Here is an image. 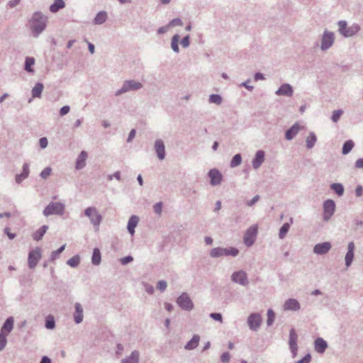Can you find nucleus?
Listing matches in <instances>:
<instances>
[{"instance_id":"obj_50","label":"nucleus","mask_w":363,"mask_h":363,"mask_svg":"<svg viewBox=\"0 0 363 363\" xmlns=\"http://www.w3.org/2000/svg\"><path fill=\"white\" fill-rule=\"evenodd\" d=\"M167 287V283L166 281L164 280H160L157 284V289H158L159 291L163 292L166 290Z\"/></svg>"},{"instance_id":"obj_1","label":"nucleus","mask_w":363,"mask_h":363,"mask_svg":"<svg viewBox=\"0 0 363 363\" xmlns=\"http://www.w3.org/2000/svg\"><path fill=\"white\" fill-rule=\"evenodd\" d=\"M47 17L41 12H35L31 21V29L35 37H38L46 27Z\"/></svg>"},{"instance_id":"obj_54","label":"nucleus","mask_w":363,"mask_h":363,"mask_svg":"<svg viewBox=\"0 0 363 363\" xmlns=\"http://www.w3.org/2000/svg\"><path fill=\"white\" fill-rule=\"evenodd\" d=\"M133 257L130 255L124 257L123 258L120 259V262L122 265H126L129 264L130 262H133Z\"/></svg>"},{"instance_id":"obj_45","label":"nucleus","mask_w":363,"mask_h":363,"mask_svg":"<svg viewBox=\"0 0 363 363\" xmlns=\"http://www.w3.org/2000/svg\"><path fill=\"white\" fill-rule=\"evenodd\" d=\"M66 245H63L58 250L52 251L50 255V261L53 262L59 258L60 255L65 250Z\"/></svg>"},{"instance_id":"obj_48","label":"nucleus","mask_w":363,"mask_h":363,"mask_svg":"<svg viewBox=\"0 0 363 363\" xmlns=\"http://www.w3.org/2000/svg\"><path fill=\"white\" fill-rule=\"evenodd\" d=\"M275 314L274 311L272 309H269L267 311V325L270 326L272 325V323L274 321Z\"/></svg>"},{"instance_id":"obj_14","label":"nucleus","mask_w":363,"mask_h":363,"mask_svg":"<svg viewBox=\"0 0 363 363\" xmlns=\"http://www.w3.org/2000/svg\"><path fill=\"white\" fill-rule=\"evenodd\" d=\"M297 340L298 335L296 330L294 328H291L289 331V345L293 358L296 357L298 352Z\"/></svg>"},{"instance_id":"obj_32","label":"nucleus","mask_w":363,"mask_h":363,"mask_svg":"<svg viewBox=\"0 0 363 363\" xmlns=\"http://www.w3.org/2000/svg\"><path fill=\"white\" fill-rule=\"evenodd\" d=\"M65 7L64 0H55L53 4L50 6V11L52 13H57L60 9Z\"/></svg>"},{"instance_id":"obj_26","label":"nucleus","mask_w":363,"mask_h":363,"mask_svg":"<svg viewBox=\"0 0 363 363\" xmlns=\"http://www.w3.org/2000/svg\"><path fill=\"white\" fill-rule=\"evenodd\" d=\"M88 155L86 151H82L80 154L78 155L76 160L75 168L77 169H82L86 166V160L87 159Z\"/></svg>"},{"instance_id":"obj_25","label":"nucleus","mask_w":363,"mask_h":363,"mask_svg":"<svg viewBox=\"0 0 363 363\" xmlns=\"http://www.w3.org/2000/svg\"><path fill=\"white\" fill-rule=\"evenodd\" d=\"M301 128L298 123H294L290 128L285 133V138L287 140H291L298 133Z\"/></svg>"},{"instance_id":"obj_28","label":"nucleus","mask_w":363,"mask_h":363,"mask_svg":"<svg viewBox=\"0 0 363 363\" xmlns=\"http://www.w3.org/2000/svg\"><path fill=\"white\" fill-rule=\"evenodd\" d=\"M108 18V13L105 11H99L93 20L94 25H101L104 23Z\"/></svg>"},{"instance_id":"obj_40","label":"nucleus","mask_w":363,"mask_h":363,"mask_svg":"<svg viewBox=\"0 0 363 363\" xmlns=\"http://www.w3.org/2000/svg\"><path fill=\"white\" fill-rule=\"evenodd\" d=\"M330 189L333 190L339 196L344 194V186L340 183H333L330 185Z\"/></svg>"},{"instance_id":"obj_47","label":"nucleus","mask_w":363,"mask_h":363,"mask_svg":"<svg viewBox=\"0 0 363 363\" xmlns=\"http://www.w3.org/2000/svg\"><path fill=\"white\" fill-rule=\"evenodd\" d=\"M342 114H343V111L342 109H338V110L334 111L333 112V115L331 116L332 121L335 123L337 122Z\"/></svg>"},{"instance_id":"obj_61","label":"nucleus","mask_w":363,"mask_h":363,"mask_svg":"<svg viewBox=\"0 0 363 363\" xmlns=\"http://www.w3.org/2000/svg\"><path fill=\"white\" fill-rule=\"evenodd\" d=\"M259 200V196L256 195L254 196L250 201H248L247 202V205L248 206H252L256 202H257Z\"/></svg>"},{"instance_id":"obj_41","label":"nucleus","mask_w":363,"mask_h":363,"mask_svg":"<svg viewBox=\"0 0 363 363\" xmlns=\"http://www.w3.org/2000/svg\"><path fill=\"white\" fill-rule=\"evenodd\" d=\"M354 144V142L351 140H347L345 142L342 146V152L343 155H347L353 148Z\"/></svg>"},{"instance_id":"obj_7","label":"nucleus","mask_w":363,"mask_h":363,"mask_svg":"<svg viewBox=\"0 0 363 363\" xmlns=\"http://www.w3.org/2000/svg\"><path fill=\"white\" fill-rule=\"evenodd\" d=\"M335 43V34L328 30H324L320 39V50L326 51L330 49Z\"/></svg>"},{"instance_id":"obj_52","label":"nucleus","mask_w":363,"mask_h":363,"mask_svg":"<svg viewBox=\"0 0 363 363\" xmlns=\"http://www.w3.org/2000/svg\"><path fill=\"white\" fill-rule=\"evenodd\" d=\"M169 27H174L176 26H183V21L179 18H176L172 19L169 23H168Z\"/></svg>"},{"instance_id":"obj_42","label":"nucleus","mask_w":363,"mask_h":363,"mask_svg":"<svg viewBox=\"0 0 363 363\" xmlns=\"http://www.w3.org/2000/svg\"><path fill=\"white\" fill-rule=\"evenodd\" d=\"M45 328L48 330H53L55 328L54 316L49 315L45 318Z\"/></svg>"},{"instance_id":"obj_60","label":"nucleus","mask_w":363,"mask_h":363,"mask_svg":"<svg viewBox=\"0 0 363 363\" xmlns=\"http://www.w3.org/2000/svg\"><path fill=\"white\" fill-rule=\"evenodd\" d=\"M70 108L69 106H64L60 110V115L63 116L69 112Z\"/></svg>"},{"instance_id":"obj_62","label":"nucleus","mask_w":363,"mask_h":363,"mask_svg":"<svg viewBox=\"0 0 363 363\" xmlns=\"http://www.w3.org/2000/svg\"><path fill=\"white\" fill-rule=\"evenodd\" d=\"M4 233L7 235L10 240H13L16 238V235L10 232V228L6 227L4 229Z\"/></svg>"},{"instance_id":"obj_59","label":"nucleus","mask_w":363,"mask_h":363,"mask_svg":"<svg viewBox=\"0 0 363 363\" xmlns=\"http://www.w3.org/2000/svg\"><path fill=\"white\" fill-rule=\"evenodd\" d=\"M251 82V79H248L247 80H246L245 82H242L240 86H244L245 88H246L247 90L249 91H252L254 87L251 85L249 84V83Z\"/></svg>"},{"instance_id":"obj_3","label":"nucleus","mask_w":363,"mask_h":363,"mask_svg":"<svg viewBox=\"0 0 363 363\" xmlns=\"http://www.w3.org/2000/svg\"><path fill=\"white\" fill-rule=\"evenodd\" d=\"M338 31L345 38H350L356 35L360 30V26L354 23L351 26L347 27V23L345 21H340L337 23Z\"/></svg>"},{"instance_id":"obj_18","label":"nucleus","mask_w":363,"mask_h":363,"mask_svg":"<svg viewBox=\"0 0 363 363\" xmlns=\"http://www.w3.org/2000/svg\"><path fill=\"white\" fill-rule=\"evenodd\" d=\"M155 150L157 157L162 160L165 157V146L162 139H157L155 142Z\"/></svg>"},{"instance_id":"obj_11","label":"nucleus","mask_w":363,"mask_h":363,"mask_svg":"<svg viewBox=\"0 0 363 363\" xmlns=\"http://www.w3.org/2000/svg\"><path fill=\"white\" fill-rule=\"evenodd\" d=\"M262 317L258 313H251L247 320V323L250 330L257 331L262 323Z\"/></svg>"},{"instance_id":"obj_39","label":"nucleus","mask_w":363,"mask_h":363,"mask_svg":"<svg viewBox=\"0 0 363 363\" xmlns=\"http://www.w3.org/2000/svg\"><path fill=\"white\" fill-rule=\"evenodd\" d=\"M35 64V59L31 57H26L25 60V69L30 73L34 72L32 66Z\"/></svg>"},{"instance_id":"obj_17","label":"nucleus","mask_w":363,"mask_h":363,"mask_svg":"<svg viewBox=\"0 0 363 363\" xmlns=\"http://www.w3.org/2000/svg\"><path fill=\"white\" fill-rule=\"evenodd\" d=\"M73 318L75 323L77 324H79L83 321L84 309L80 303H74V312L73 313Z\"/></svg>"},{"instance_id":"obj_46","label":"nucleus","mask_w":363,"mask_h":363,"mask_svg":"<svg viewBox=\"0 0 363 363\" xmlns=\"http://www.w3.org/2000/svg\"><path fill=\"white\" fill-rule=\"evenodd\" d=\"M80 263V257L74 255L67 261V264L72 267H77Z\"/></svg>"},{"instance_id":"obj_37","label":"nucleus","mask_w":363,"mask_h":363,"mask_svg":"<svg viewBox=\"0 0 363 363\" xmlns=\"http://www.w3.org/2000/svg\"><path fill=\"white\" fill-rule=\"evenodd\" d=\"M317 141V138L315 134L313 132H311L309 135L306 138V147L308 149H311L314 147L315 143Z\"/></svg>"},{"instance_id":"obj_56","label":"nucleus","mask_w":363,"mask_h":363,"mask_svg":"<svg viewBox=\"0 0 363 363\" xmlns=\"http://www.w3.org/2000/svg\"><path fill=\"white\" fill-rule=\"evenodd\" d=\"M230 359V354L229 352H223L220 356V360L223 363H228Z\"/></svg>"},{"instance_id":"obj_30","label":"nucleus","mask_w":363,"mask_h":363,"mask_svg":"<svg viewBox=\"0 0 363 363\" xmlns=\"http://www.w3.org/2000/svg\"><path fill=\"white\" fill-rule=\"evenodd\" d=\"M29 167L27 163H25L23 166V172L21 174H16L15 177L16 182L20 184L23 180L26 179L29 175Z\"/></svg>"},{"instance_id":"obj_10","label":"nucleus","mask_w":363,"mask_h":363,"mask_svg":"<svg viewBox=\"0 0 363 363\" xmlns=\"http://www.w3.org/2000/svg\"><path fill=\"white\" fill-rule=\"evenodd\" d=\"M231 281L241 286H247L249 284L247 274L243 270L234 272L231 275Z\"/></svg>"},{"instance_id":"obj_24","label":"nucleus","mask_w":363,"mask_h":363,"mask_svg":"<svg viewBox=\"0 0 363 363\" xmlns=\"http://www.w3.org/2000/svg\"><path fill=\"white\" fill-rule=\"evenodd\" d=\"M14 324V319L13 317H9L5 322L4 323L1 332L3 333L4 335H8L13 330Z\"/></svg>"},{"instance_id":"obj_64","label":"nucleus","mask_w":363,"mask_h":363,"mask_svg":"<svg viewBox=\"0 0 363 363\" xmlns=\"http://www.w3.org/2000/svg\"><path fill=\"white\" fill-rule=\"evenodd\" d=\"M135 133H136V131L135 129H132L130 131L128 139H127L128 143H130L133 140V138L135 137Z\"/></svg>"},{"instance_id":"obj_33","label":"nucleus","mask_w":363,"mask_h":363,"mask_svg":"<svg viewBox=\"0 0 363 363\" xmlns=\"http://www.w3.org/2000/svg\"><path fill=\"white\" fill-rule=\"evenodd\" d=\"M44 86L42 83L38 82L32 89V96L33 98H40L41 96Z\"/></svg>"},{"instance_id":"obj_51","label":"nucleus","mask_w":363,"mask_h":363,"mask_svg":"<svg viewBox=\"0 0 363 363\" xmlns=\"http://www.w3.org/2000/svg\"><path fill=\"white\" fill-rule=\"evenodd\" d=\"M7 343L6 335H4L3 333H0V351H2Z\"/></svg>"},{"instance_id":"obj_27","label":"nucleus","mask_w":363,"mask_h":363,"mask_svg":"<svg viewBox=\"0 0 363 363\" xmlns=\"http://www.w3.org/2000/svg\"><path fill=\"white\" fill-rule=\"evenodd\" d=\"M139 221V218L137 216H131L128 220L127 229L130 235L135 233V228H136Z\"/></svg>"},{"instance_id":"obj_6","label":"nucleus","mask_w":363,"mask_h":363,"mask_svg":"<svg viewBox=\"0 0 363 363\" xmlns=\"http://www.w3.org/2000/svg\"><path fill=\"white\" fill-rule=\"evenodd\" d=\"M85 216L89 218L90 223L93 225L94 228L97 230L102 221V216L98 212L95 207L90 206L84 210Z\"/></svg>"},{"instance_id":"obj_38","label":"nucleus","mask_w":363,"mask_h":363,"mask_svg":"<svg viewBox=\"0 0 363 363\" xmlns=\"http://www.w3.org/2000/svg\"><path fill=\"white\" fill-rule=\"evenodd\" d=\"M179 39H180V36L178 34H175L172 38L171 48L173 50V51L174 52H176V53H179Z\"/></svg>"},{"instance_id":"obj_36","label":"nucleus","mask_w":363,"mask_h":363,"mask_svg":"<svg viewBox=\"0 0 363 363\" xmlns=\"http://www.w3.org/2000/svg\"><path fill=\"white\" fill-rule=\"evenodd\" d=\"M101 256L99 248H94L91 257V262L94 265H99L101 263Z\"/></svg>"},{"instance_id":"obj_63","label":"nucleus","mask_w":363,"mask_h":363,"mask_svg":"<svg viewBox=\"0 0 363 363\" xmlns=\"http://www.w3.org/2000/svg\"><path fill=\"white\" fill-rule=\"evenodd\" d=\"M48 140L46 138H41L39 140V144L41 148L44 149L48 146Z\"/></svg>"},{"instance_id":"obj_9","label":"nucleus","mask_w":363,"mask_h":363,"mask_svg":"<svg viewBox=\"0 0 363 363\" xmlns=\"http://www.w3.org/2000/svg\"><path fill=\"white\" fill-rule=\"evenodd\" d=\"M41 259V249L40 247H35L30 250L28 253V264L29 268H35L39 260Z\"/></svg>"},{"instance_id":"obj_49","label":"nucleus","mask_w":363,"mask_h":363,"mask_svg":"<svg viewBox=\"0 0 363 363\" xmlns=\"http://www.w3.org/2000/svg\"><path fill=\"white\" fill-rule=\"evenodd\" d=\"M162 206H163L162 202L160 201V202L156 203L153 206L154 212L156 214H157L158 216H161L162 211Z\"/></svg>"},{"instance_id":"obj_29","label":"nucleus","mask_w":363,"mask_h":363,"mask_svg":"<svg viewBox=\"0 0 363 363\" xmlns=\"http://www.w3.org/2000/svg\"><path fill=\"white\" fill-rule=\"evenodd\" d=\"M140 352L138 350H134L131 352L130 355L121 360V363H139Z\"/></svg>"},{"instance_id":"obj_44","label":"nucleus","mask_w":363,"mask_h":363,"mask_svg":"<svg viewBox=\"0 0 363 363\" xmlns=\"http://www.w3.org/2000/svg\"><path fill=\"white\" fill-rule=\"evenodd\" d=\"M223 101L222 97L219 94H211L208 99V102L211 104H215L216 105L221 104Z\"/></svg>"},{"instance_id":"obj_35","label":"nucleus","mask_w":363,"mask_h":363,"mask_svg":"<svg viewBox=\"0 0 363 363\" xmlns=\"http://www.w3.org/2000/svg\"><path fill=\"white\" fill-rule=\"evenodd\" d=\"M290 223H285L280 228L279 233V238L280 239H284L287 233L289 232V230L290 228V224L293 223V218H290Z\"/></svg>"},{"instance_id":"obj_34","label":"nucleus","mask_w":363,"mask_h":363,"mask_svg":"<svg viewBox=\"0 0 363 363\" xmlns=\"http://www.w3.org/2000/svg\"><path fill=\"white\" fill-rule=\"evenodd\" d=\"M48 229V225H43L40 227L37 231H35L33 235V238L35 240H40L44 236L45 233H46L47 230Z\"/></svg>"},{"instance_id":"obj_55","label":"nucleus","mask_w":363,"mask_h":363,"mask_svg":"<svg viewBox=\"0 0 363 363\" xmlns=\"http://www.w3.org/2000/svg\"><path fill=\"white\" fill-rule=\"evenodd\" d=\"M190 37L189 35H186L185 37H184L182 40H181V45L183 48H188L190 45Z\"/></svg>"},{"instance_id":"obj_2","label":"nucleus","mask_w":363,"mask_h":363,"mask_svg":"<svg viewBox=\"0 0 363 363\" xmlns=\"http://www.w3.org/2000/svg\"><path fill=\"white\" fill-rule=\"evenodd\" d=\"M239 254V250L234 247L223 248L220 247H214L210 251V256L212 258L221 257H236Z\"/></svg>"},{"instance_id":"obj_15","label":"nucleus","mask_w":363,"mask_h":363,"mask_svg":"<svg viewBox=\"0 0 363 363\" xmlns=\"http://www.w3.org/2000/svg\"><path fill=\"white\" fill-rule=\"evenodd\" d=\"M208 175L210 178V184L212 186H217L221 184L223 180V175L218 169H211L208 172Z\"/></svg>"},{"instance_id":"obj_22","label":"nucleus","mask_w":363,"mask_h":363,"mask_svg":"<svg viewBox=\"0 0 363 363\" xmlns=\"http://www.w3.org/2000/svg\"><path fill=\"white\" fill-rule=\"evenodd\" d=\"M264 156L265 153L263 150H258L256 152L255 157L252 162V167L255 169H257L260 167L264 161Z\"/></svg>"},{"instance_id":"obj_57","label":"nucleus","mask_w":363,"mask_h":363,"mask_svg":"<svg viewBox=\"0 0 363 363\" xmlns=\"http://www.w3.org/2000/svg\"><path fill=\"white\" fill-rule=\"evenodd\" d=\"M210 317L216 321L223 322V316L220 313H211Z\"/></svg>"},{"instance_id":"obj_16","label":"nucleus","mask_w":363,"mask_h":363,"mask_svg":"<svg viewBox=\"0 0 363 363\" xmlns=\"http://www.w3.org/2000/svg\"><path fill=\"white\" fill-rule=\"evenodd\" d=\"M332 245L330 242H324L316 244L313 247V253L318 255H324L327 254L331 249Z\"/></svg>"},{"instance_id":"obj_19","label":"nucleus","mask_w":363,"mask_h":363,"mask_svg":"<svg viewBox=\"0 0 363 363\" xmlns=\"http://www.w3.org/2000/svg\"><path fill=\"white\" fill-rule=\"evenodd\" d=\"M354 243L353 242H350L347 245V252L345 257V265L347 267H349L352 263L354 255Z\"/></svg>"},{"instance_id":"obj_21","label":"nucleus","mask_w":363,"mask_h":363,"mask_svg":"<svg viewBox=\"0 0 363 363\" xmlns=\"http://www.w3.org/2000/svg\"><path fill=\"white\" fill-rule=\"evenodd\" d=\"M293 87L289 84H283L275 92L278 96H291L293 95Z\"/></svg>"},{"instance_id":"obj_12","label":"nucleus","mask_w":363,"mask_h":363,"mask_svg":"<svg viewBox=\"0 0 363 363\" xmlns=\"http://www.w3.org/2000/svg\"><path fill=\"white\" fill-rule=\"evenodd\" d=\"M257 227L256 225L250 226L245 232L244 235V243L247 247L252 246L257 237Z\"/></svg>"},{"instance_id":"obj_31","label":"nucleus","mask_w":363,"mask_h":363,"mask_svg":"<svg viewBox=\"0 0 363 363\" xmlns=\"http://www.w3.org/2000/svg\"><path fill=\"white\" fill-rule=\"evenodd\" d=\"M199 335H194L192 338L184 346V349L186 350H191L196 348L199 345Z\"/></svg>"},{"instance_id":"obj_23","label":"nucleus","mask_w":363,"mask_h":363,"mask_svg":"<svg viewBox=\"0 0 363 363\" xmlns=\"http://www.w3.org/2000/svg\"><path fill=\"white\" fill-rule=\"evenodd\" d=\"M328 346L327 342L322 337H318L314 341L315 350L319 354L324 353Z\"/></svg>"},{"instance_id":"obj_20","label":"nucleus","mask_w":363,"mask_h":363,"mask_svg":"<svg viewBox=\"0 0 363 363\" xmlns=\"http://www.w3.org/2000/svg\"><path fill=\"white\" fill-rule=\"evenodd\" d=\"M283 308L284 311H297L301 308V305L296 299L289 298L285 301Z\"/></svg>"},{"instance_id":"obj_8","label":"nucleus","mask_w":363,"mask_h":363,"mask_svg":"<svg viewBox=\"0 0 363 363\" xmlns=\"http://www.w3.org/2000/svg\"><path fill=\"white\" fill-rule=\"evenodd\" d=\"M178 306L184 311H190L194 308V303L189 294L183 292L176 301Z\"/></svg>"},{"instance_id":"obj_4","label":"nucleus","mask_w":363,"mask_h":363,"mask_svg":"<svg viewBox=\"0 0 363 363\" xmlns=\"http://www.w3.org/2000/svg\"><path fill=\"white\" fill-rule=\"evenodd\" d=\"M143 86V84L140 82L133 79L125 80L123 82L121 88L116 91L115 96H119L128 91H138L142 89Z\"/></svg>"},{"instance_id":"obj_58","label":"nucleus","mask_w":363,"mask_h":363,"mask_svg":"<svg viewBox=\"0 0 363 363\" xmlns=\"http://www.w3.org/2000/svg\"><path fill=\"white\" fill-rule=\"evenodd\" d=\"M311 360V355L310 354H307L301 359L296 362L295 363H310Z\"/></svg>"},{"instance_id":"obj_13","label":"nucleus","mask_w":363,"mask_h":363,"mask_svg":"<svg viewBox=\"0 0 363 363\" xmlns=\"http://www.w3.org/2000/svg\"><path fill=\"white\" fill-rule=\"evenodd\" d=\"M335 203L332 199H328L323 203V219L328 220L334 214Z\"/></svg>"},{"instance_id":"obj_5","label":"nucleus","mask_w":363,"mask_h":363,"mask_svg":"<svg viewBox=\"0 0 363 363\" xmlns=\"http://www.w3.org/2000/svg\"><path fill=\"white\" fill-rule=\"evenodd\" d=\"M65 211V206L61 202H50L43 210V213L45 217L52 215L62 216Z\"/></svg>"},{"instance_id":"obj_53","label":"nucleus","mask_w":363,"mask_h":363,"mask_svg":"<svg viewBox=\"0 0 363 363\" xmlns=\"http://www.w3.org/2000/svg\"><path fill=\"white\" fill-rule=\"evenodd\" d=\"M52 169L49 167H45L40 173V177L43 179H46L51 174Z\"/></svg>"},{"instance_id":"obj_43","label":"nucleus","mask_w":363,"mask_h":363,"mask_svg":"<svg viewBox=\"0 0 363 363\" xmlns=\"http://www.w3.org/2000/svg\"><path fill=\"white\" fill-rule=\"evenodd\" d=\"M242 162V156L240 154H236L233 156L230 161V166L232 168L239 166Z\"/></svg>"}]
</instances>
